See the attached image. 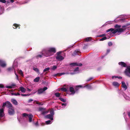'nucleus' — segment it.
Returning a JSON list of instances; mask_svg holds the SVG:
<instances>
[{
	"label": "nucleus",
	"mask_w": 130,
	"mask_h": 130,
	"mask_svg": "<svg viewBox=\"0 0 130 130\" xmlns=\"http://www.w3.org/2000/svg\"><path fill=\"white\" fill-rule=\"evenodd\" d=\"M50 114H49V119L52 120H53L54 115V110L53 109H49Z\"/></svg>",
	"instance_id": "obj_5"
},
{
	"label": "nucleus",
	"mask_w": 130,
	"mask_h": 130,
	"mask_svg": "<svg viewBox=\"0 0 130 130\" xmlns=\"http://www.w3.org/2000/svg\"><path fill=\"white\" fill-rule=\"evenodd\" d=\"M108 45L109 46H111L112 44V43L111 42H109L108 43Z\"/></svg>",
	"instance_id": "obj_45"
},
{
	"label": "nucleus",
	"mask_w": 130,
	"mask_h": 130,
	"mask_svg": "<svg viewBox=\"0 0 130 130\" xmlns=\"http://www.w3.org/2000/svg\"><path fill=\"white\" fill-rule=\"evenodd\" d=\"M91 37H88L86 38L85 39V41L87 42H88L89 41H90L91 40Z\"/></svg>",
	"instance_id": "obj_29"
},
{
	"label": "nucleus",
	"mask_w": 130,
	"mask_h": 130,
	"mask_svg": "<svg viewBox=\"0 0 130 130\" xmlns=\"http://www.w3.org/2000/svg\"><path fill=\"white\" fill-rule=\"evenodd\" d=\"M61 94V93H59V92H56L55 93L54 95L56 97H59L61 96H60Z\"/></svg>",
	"instance_id": "obj_27"
},
{
	"label": "nucleus",
	"mask_w": 130,
	"mask_h": 130,
	"mask_svg": "<svg viewBox=\"0 0 130 130\" xmlns=\"http://www.w3.org/2000/svg\"><path fill=\"white\" fill-rule=\"evenodd\" d=\"M128 115L130 117V112H128Z\"/></svg>",
	"instance_id": "obj_60"
},
{
	"label": "nucleus",
	"mask_w": 130,
	"mask_h": 130,
	"mask_svg": "<svg viewBox=\"0 0 130 130\" xmlns=\"http://www.w3.org/2000/svg\"><path fill=\"white\" fill-rule=\"evenodd\" d=\"M38 124V122H37L35 123V125H37Z\"/></svg>",
	"instance_id": "obj_61"
},
{
	"label": "nucleus",
	"mask_w": 130,
	"mask_h": 130,
	"mask_svg": "<svg viewBox=\"0 0 130 130\" xmlns=\"http://www.w3.org/2000/svg\"><path fill=\"white\" fill-rule=\"evenodd\" d=\"M59 99L61 101L64 102H65L66 101V100L64 99L63 98L60 97L59 98Z\"/></svg>",
	"instance_id": "obj_32"
},
{
	"label": "nucleus",
	"mask_w": 130,
	"mask_h": 130,
	"mask_svg": "<svg viewBox=\"0 0 130 130\" xmlns=\"http://www.w3.org/2000/svg\"><path fill=\"white\" fill-rule=\"evenodd\" d=\"M118 64L119 65H120L122 67H125L127 66L126 63L123 62H120Z\"/></svg>",
	"instance_id": "obj_17"
},
{
	"label": "nucleus",
	"mask_w": 130,
	"mask_h": 130,
	"mask_svg": "<svg viewBox=\"0 0 130 130\" xmlns=\"http://www.w3.org/2000/svg\"><path fill=\"white\" fill-rule=\"evenodd\" d=\"M36 103L37 104H39V105H41V104L40 103H38V102H36Z\"/></svg>",
	"instance_id": "obj_57"
},
{
	"label": "nucleus",
	"mask_w": 130,
	"mask_h": 130,
	"mask_svg": "<svg viewBox=\"0 0 130 130\" xmlns=\"http://www.w3.org/2000/svg\"><path fill=\"white\" fill-rule=\"evenodd\" d=\"M81 52L79 50H75L72 54V55L75 56L77 55H80Z\"/></svg>",
	"instance_id": "obj_11"
},
{
	"label": "nucleus",
	"mask_w": 130,
	"mask_h": 130,
	"mask_svg": "<svg viewBox=\"0 0 130 130\" xmlns=\"http://www.w3.org/2000/svg\"><path fill=\"white\" fill-rule=\"evenodd\" d=\"M84 87H86L88 89H91L92 88L91 86L88 84L86 86H85Z\"/></svg>",
	"instance_id": "obj_25"
},
{
	"label": "nucleus",
	"mask_w": 130,
	"mask_h": 130,
	"mask_svg": "<svg viewBox=\"0 0 130 130\" xmlns=\"http://www.w3.org/2000/svg\"><path fill=\"white\" fill-rule=\"evenodd\" d=\"M49 71V67H47L46 68H45L43 70V72H45L47 71Z\"/></svg>",
	"instance_id": "obj_38"
},
{
	"label": "nucleus",
	"mask_w": 130,
	"mask_h": 130,
	"mask_svg": "<svg viewBox=\"0 0 130 130\" xmlns=\"http://www.w3.org/2000/svg\"><path fill=\"white\" fill-rule=\"evenodd\" d=\"M19 73L21 75V76H23V72L21 70H20L19 71Z\"/></svg>",
	"instance_id": "obj_37"
},
{
	"label": "nucleus",
	"mask_w": 130,
	"mask_h": 130,
	"mask_svg": "<svg viewBox=\"0 0 130 130\" xmlns=\"http://www.w3.org/2000/svg\"><path fill=\"white\" fill-rule=\"evenodd\" d=\"M11 94L12 95H14L15 96L17 95H20V94L18 92L17 93H11Z\"/></svg>",
	"instance_id": "obj_30"
},
{
	"label": "nucleus",
	"mask_w": 130,
	"mask_h": 130,
	"mask_svg": "<svg viewBox=\"0 0 130 130\" xmlns=\"http://www.w3.org/2000/svg\"><path fill=\"white\" fill-rule=\"evenodd\" d=\"M29 95L28 94H24V96H26Z\"/></svg>",
	"instance_id": "obj_58"
},
{
	"label": "nucleus",
	"mask_w": 130,
	"mask_h": 130,
	"mask_svg": "<svg viewBox=\"0 0 130 130\" xmlns=\"http://www.w3.org/2000/svg\"><path fill=\"white\" fill-rule=\"evenodd\" d=\"M69 73H58L57 74H55L52 75V76L53 77H56L57 76H60L62 75H64V74H68Z\"/></svg>",
	"instance_id": "obj_12"
},
{
	"label": "nucleus",
	"mask_w": 130,
	"mask_h": 130,
	"mask_svg": "<svg viewBox=\"0 0 130 130\" xmlns=\"http://www.w3.org/2000/svg\"><path fill=\"white\" fill-rule=\"evenodd\" d=\"M33 101V100L32 99H29L28 101V103H29L30 102H31L32 101Z\"/></svg>",
	"instance_id": "obj_49"
},
{
	"label": "nucleus",
	"mask_w": 130,
	"mask_h": 130,
	"mask_svg": "<svg viewBox=\"0 0 130 130\" xmlns=\"http://www.w3.org/2000/svg\"><path fill=\"white\" fill-rule=\"evenodd\" d=\"M20 25H19L18 24H14L13 25V26L14 27H13V28H14L15 29L17 28L18 27H19V26Z\"/></svg>",
	"instance_id": "obj_28"
},
{
	"label": "nucleus",
	"mask_w": 130,
	"mask_h": 130,
	"mask_svg": "<svg viewBox=\"0 0 130 130\" xmlns=\"http://www.w3.org/2000/svg\"><path fill=\"white\" fill-rule=\"evenodd\" d=\"M10 2L12 3H13V2H14V0H10Z\"/></svg>",
	"instance_id": "obj_53"
},
{
	"label": "nucleus",
	"mask_w": 130,
	"mask_h": 130,
	"mask_svg": "<svg viewBox=\"0 0 130 130\" xmlns=\"http://www.w3.org/2000/svg\"><path fill=\"white\" fill-rule=\"evenodd\" d=\"M49 50L46 49L42 51V55H38L36 56V57L38 58L39 57L41 58L42 56V55H44L45 56L47 57L48 56Z\"/></svg>",
	"instance_id": "obj_2"
},
{
	"label": "nucleus",
	"mask_w": 130,
	"mask_h": 130,
	"mask_svg": "<svg viewBox=\"0 0 130 130\" xmlns=\"http://www.w3.org/2000/svg\"><path fill=\"white\" fill-rule=\"evenodd\" d=\"M110 50H109L108 49V50H107V53H109L110 52Z\"/></svg>",
	"instance_id": "obj_54"
},
{
	"label": "nucleus",
	"mask_w": 130,
	"mask_h": 130,
	"mask_svg": "<svg viewBox=\"0 0 130 130\" xmlns=\"http://www.w3.org/2000/svg\"><path fill=\"white\" fill-rule=\"evenodd\" d=\"M115 78H118V76H115Z\"/></svg>",
	"instance_id": "obj_64"
},
{
	"label": "nucleus",
	"mask_w": 130,
	"mask_h": 130,
	"mask_svg": "<svg viewBox=\"0 0 130 130\" xmlns=\"http://www.w3.org/2000/svg\"><path fill=\"white\" fill-rule=\"evenodd\" d=\"M0 2L3 3H5L6 2V1L5 0H0Z\"/></svg>",
	"instance_id": "obj_43"
},
{
	"label": "nucleus",
	"mask_w": 130,
	"mask_h": 130,
	"mask_svg": "<svg viewBox=\"0 0 130 130\" xmlns=\"http://www.w3.org/2000/svg\"><path fill=\"white\" fill-rule=\"evenodd\" d=\"M122 84V88L124 89V90H125L127 88V87L125 83L124 82H121Z\"/></svg>",
	"instance_id": "obj_16"
},
{
	"label": "nucleus",
	"mask_w": 130,
	"mask_h": 130,
	"mask_svg": "<svg viewBox=\"0 0 130 130\" xmlns=\"http://www.w3.org/2000/svg\"><path fill=\"white\" fill-rule=\"evenodd\" d=\"M40 79V77H38L36 78H35L34 80V82H38Z\"/></svg>",
	"instance_id": "obj_26"
},
{
	"label": "nucleus",
	"mask_w": 130,
	"mask_h": 130,
	"mask_svg": "<svg viewBox=\"0 0 130 130\" xmlns=\"http://www.w3.org/2000/svg\"><path fill=\"white\" fill-rule=\"evenodd\" d=\"M6 88H8L11 89L12 88V87L11 86H6Z\"/></svg>",
	"instance_id": "obj_46"
},
{
	"label": "nucleus",
	"mask_w": 130,
	"mask_h": 130,
	"mask_svg": "<svg viewBox=\"0 0 130 130\" xmlns=\"http://www.w3.org/2000/svg\"><path fill=\"white\" fill-rule=\"evenodd\" d=\"M83 87V86L81 85H78L75 86V92H77L79 88H82Z\"/></svg>",
	"instance_id": "obj_20"
},
{
	"label": "nucleus",
	"mask_w": 130,
	"mask_h": 130,
	"mask_svg": "<svg viewBox=\"0 0 130 130\" xmlns=\"http://www.w3.org/2000/svg\"><path fill=\"white\" fill-rule=\"evenodd\" d=\"M93 78L92 77H91L90 78H89V79H87L86 80V81L87 82H89L92 79H93Z\"/></svg>",
	"instance_id": "obj_40"
},
{
	"label": "nucleus",
	"mask_w": 130,
	"mask_h": 130,
	"mask_svg": "<svg viewBox=\"0 0 130 130\" xmlns=\"http://www.w3.org/2000/svg\"><path fill=\"white\" fill-rule=\"evenodd\" d=\"M121 27L120 25H119L118 24H116L115 26V27L116 28H120Z\"/></svg>",
	"instance_id": "obj_36"
},
{
	"label": "nucleus",
	"mask_w": 130,
	"mask_h": 130,
	"mask_svg": "<svg viewBox=\"0 0 130 130\" xmlns=\"http://www.w3.org/2000/svg\"><path fill=\"white\" fill-rule=\"evenodd\" d=\"M129 25H130L128 24H127L125 25H124L122 26V28H124L125 27L128 26H129Z\"/></svg>",
	"instance_id": "obj_39"
},
{
	"label": "nucleus",
	"mask_w": 130,
	"mask_h": 130,
	"mask_svg": "<svg viewBox=\"0 0 130 130\" xmlns=\"http://www.w3.org/2000/svg\"><path fill=\"white\" fill-rule=\"evenodd\" d=\"M39 111H41V114L45 116L49 112V109L46 111L45 108H43L42 107H40L39 109Z\"/></svg>",
	"instance_id": "obj_3"
},
{
	"label": "nucleus",
	"mask_w": 130,
	"mask_h": 130,
	"mask_svg": "<svg viewBox=\"0 0 130 130\" xmlns=\"http://www.w3.org/2000/svg\"><path fill=\"white\" fill-rule=\"evenodd\" d=\"M8 112L9 114L10 115H12L14 114L15 111L14 107L12 106V107L8 108Z\"/></svg>",
	"instance_id": "obj_7"
},
{
	"label": "nucleus",
	"mask_w": 130,
	"mask_h": 130,
	"mask_svg": "<svg viewBox=\"0 0 130 130\" xmlns=\"http://www.w3.org/2000/svg\"><path fill=\"white\" fill-rule=\"evenodd\" d=\"M33 117V115L31 114H29L28 117L29 119V121L30 122H31L32 121V119Z\"/></svg>",
	"instance_id": "obj_21"
},
{
	"label": "nucleus",
	"mask_w": 130,
	"mask_h": 130,
	"mask_svg": "<svg viewBox=\"0 0 130 130\" xmlns=\"http://www.w3.org/2000/svg\"><path fill=\"white\" fill-rule=\"evenodd\" d=\"M69 90L70 92L72 93V94H74L75 93V91L73 87H70L69 88Z\"/></svg>",
	"instance_id": "obj_15"
},
{
	"label": "nucleus",
	"mask_w": 130,
	"mask_h": 130,
	"mask_svg": "<svg viewBox=\"0 0 130 130\" xmlns=\"http://www.w3.org/2000/svg\"><path fill=\"white\" fill-rule=\"evenodd\" d=\"M47 124L48 125L49 124V120H47L45 122V123H42L41 124V125L42 126H44L45 125Z\"/></svg>",
	"instance_id": "obj_22"
},
{
	"label": "nucleus",
	"mask_w": 130,
	"mask_h": 130,
	"mask_svg": "<svg viewBox=\"0 0 130 130\" xmlns=\"http://www.w3.org/2000/svg\"><path fill=\"white\" fill-rule=\"evenodd\" d=\"M10 92H12L13 91V90H10Z\"/></svg>",
	"instance_id": "obj_62"
},
{
	"label": "nucleus",
	"mask_w": 130,
	"mask_h": 130,
	"mask_svg": "<svg viewBox=\"0 0 130 130\" xmlns=\"http://www.w3.org/2000/svg\"><path fill=\"white\" fill-rule=\"evenodd\" d=\"M33 70L36 72L39 73V69L37 68H35L34 67H33Z\"/></svg>",
	"instance_id": "obj_31"
},
{
	"label": "nucleus",
	"mask_w": 130,
	"mask_h": 130,
	"mask_svg": "<svg viewBox=\"0 0 130 130\" xmlns=\"http://www.w3.org/2000/svg\"><path fill=\"white\" fill-rule=\"evenodd\" d=\"M71 65L73 66H81L82 65V64L80 63H77V62L72 63L70 64Z\"/></svg>",
	"instance_id": "obj_14"
},
{
	"label": "nucleus",
	"mask_w": 130,
	"mask_h": 130,
	"mask_svg": "<svg viewBox=\"0 0 130 130\" xmlns=\"http://www.w3.org/2000/svg\"><path fill=\"white\" fill-rule=\"evenodd\" d=\"M5 106H6L8 108H11L13 106L8 101H7L3 103L2 107L4 108Z\"/></svg>",
	"instance_id": "obj_4"
},
{
	"label": "nucleus",
	"mask_w": 130,
	"mask_h": 130,
	"mask_svg": "<svg viewBox=\"0 0 130 130\" xmlns=\"http://www.w3.org/2000/svg\"><path fill=\"white\" fill-rule=\"evenodd\" d=\"M21 95L22 96H24V94H21Z\"/></svg>",
	"instance_id": "obj_63"
},
{
	"label": "nucleus",
	"mask_w": 130,
	"mask_h": 130,
	"mask_svg": "<svg viewBox=\"0 0 130 130\" xmlns=\"http://www.w3.org/2000/svg\"><path fill=\"white\" fill-rule=\"evenodd\" d=\"M62 106H66V105H67V103H62Z\"/></svg>",
	"instance_id": "obj_52"
},
{
	"label": "nucleus",
	"mask_w": 130,
	"mask_h": 130,
	"mask_svg": "<svg viewBox=\"0 0 130 130\" xmlns=\"http://www.w3.org/2000/svg\"><path fill=\"white\" fill-rule=\"evenodd\" d=\"M52 123V122L49 120V124H51Z\"/></svg>",
	"instance_id": "obj_56"
},
{
	"label": "nucleus",
	"mask_w": 130,
	"mask_h": 130,
	"mask_svg": "<svg viewBox=\"0 0 130 130\" xmlns=\"http://www.w3.org/2000/svg\"><path fill=\"white\" fill-rule=\"evenodd\" d=\"M113 85L116 87H118L119 86V84L117 82H114L112 83Z\"/></svg>",
	"instance_id": "obj_24"
},
{
	"label": "nucleus",
	"mask_w": 130,
	"mask_h": 130,
	"mask_svg": "<svg viewBox=\"0 0 130 130\" xmlns=\"http://www.w3.org/2000/svg\"><path fill=\"white\" fill-rule=\"evenodd\" d=\"M70 74H71L72 75V74H74V73L71 72V73H70Z\"/></svg>",
	"instance_id": "obj_59"
},
{
	"label": "nucleus",
	"mask_w": 130,
	"mask_h": 130,
	"mask_svg": "<svg viewBox=\"0 0 130 130\" xmlns=\"http://www.w3.org/2000/svg\"><path fill=\"white\" fill-rule=\"evenodd\" d=\"M23 117H25L27 116H28V115L26 113H24L23 114Z\"/></svg>",
	"instance_id": "obj_44"
},
{
	"label": "nucleus",
	"mask_w": 130,
	"mask_h": 130,
	"mask_svg": "<svg viewBox=\"0 0 130 130\" xmlns=\"http://www.w3.org/2000/svg\"><path fill=\"white\" fill-rule=\"evenodd\" d=\"M79 70V68L78 67H76L74 70V72H76L78 71Z\"/></svg>",
	"instance_id": "obj_42"
},
{
	"label": "nucleus",
	"mask_w": 130,
	"mask_h": 130,
	"mask_svg": "<svg viewBox=\"0 0 130 130\" xmlns=\"http://www.w3.org/2000/svg\"><path fill=\"white\" fill-rule=\"evenodd\" d=\"M48 89L46 87H45L43 88L39 89L38 91L37 94H40L43 93L44 91Z\"/></svg>",
	"instance_id": "obj_9"
},
{
	"label": "nucleus",
	"mask_w": 130,
	"mask_h": 130,
	"mask_svg": "<svg viewBox=\"0 0 130 130\" xmlns=\"http://www.w3.org/2000/svg\"><path fill=\"white\" fill-rule=\"evenodd\" d=\"M61 52H57L56 53L57 55L56 57V58L58 60L61 61L64 59L63 57L60 55Z\"/></svg>",
	"instance_id": "obj_6"
},
{
	"label": "nucleus",
	"mask_w": 130,
	"mask_h": 130,
	"mask_svg": "<svg viewBox=\"0 0 130 130\" xmlns=\"http://www.w3.org/2000/svg\"><path fill=\"white\" fill-rule=\"evenodd\" d=\"M4 87V86L3 85L1 84L0 85V88H3Z\"/></svg>",
	"instance_id": "obj_51"
},
{
	"label": "nucleus",
	"mask_w": 130,
	"mask_h": 130,
	"mask_svg": "<svg viewBox=\"0 0 130 130\" xmlns=\"http://www.w3.org/2000/svg\"><path fill=\"white\" fill-rule=\"evenodd\" d=\"M105 36V34H103L101 35H100L98 36V37H102L103 36Z\"/></svg>",
	"instance_id": "obj_48"
},
{
	"label": "nucleus",
	"mask_w": 130,
	"mask_h": 130,
	"mask_svg": "<svg viewBox=\"0 0 130 130\" xmlns=\"http://www.w3.org/2000/svg\"><path fill=\"white\" fill-rule=\"evenodd\" d=\"M125 30V29L123 28H118L115 29L113 28H111L107 30L106 32H108L110 31L112 32V33L115 34L117 32L120 34L121 33L123 32Z\"/></svg>",
	"instance_id": "obj_1"
},
{
	"label": "nucleus",
	"mask_w": 130,
	"mask_h": 130,
	"mask_svg": "<svg viewBox=\"0 0 130 130\" xmlns=\"http://www.w3.org/2000/svg\"><path fill=\"white\" fill-rule=\"evenodd\" d=\"M12 69V68H8L7 70L9 71H11Z\"/></svg>",
	"instance_id": "obj_50"
},
{
	"label": "nucleus",
	"mask_w": 130,
	"mask_h": 130,
	"mask_svg": "<svg viewBox=\"0 0 130 130\" xmlns=\"http://www.w3.org/2000/svg\"><path fill=\"white\" fill-rule=\"evenodd\" d=\"M61 90L64 92H66L67 91V89L64 87H62L61 88Z\"/></svg>",
	"instance_id": "obj_33"
},
{
	"label": "nucleus",
	"mask_w": 130,
	"mask_h": 130,
	"mask_svg": "<svg viewBox=\"0 0 130 130\" xmlns=\"http://www.w3.org/2000/svg\"><path fill=\"white\" fill-rule=\"evenodd\" d=\"M4 111L3 109H0V117H3L4 115Z\"/></svg>",
	"instance_id": "obj_18"
},
{
	"label": "nucleus",
	"mask_w": 130,
	"mask_h": 130,
	"mask_svg": "<svg viewBox=\"0 0 130 130\" xmlns=\"http://www.w3.org/2000/svg\"><path fill=\"white\" fill-rule=\"evenodd\" d=\"M118 78L119 79H122V77L121 76H119V77H118Z\"/></svg>",
	"instance_id": "obj_55"
},
{
	"label": "nucleus",
	"mask_w": 130,
	"mask_h": 130,
	"mask_svg": "<svg viewBox=\"0 0 130 130\" xmlns=\"http://www.w3.org/2000/svg\"><path fill=\"white\" fill-rule=\"evenodd\" d=\"M56 52L55 48L51 47L49 48V56L53 55Z\"/></svg>",
	"instance_id": "obj_8"
},
{
	"label": "nucleus",
	"mask_w": 130,
	"mask_h": 130,
	"mask_svg": "<svg viewBox=\"0 0 130 130\" xmlns=\"http://www.w3.org/2000/svg\"><path fill=\"white\" fill-rule=\"evenodd\" d=\"M57 66H54L53 67H51V69L53 70H54L55 69H56Z\"/></svg>",
	"instance_id": "obj_34"
},
{
	"label": "nucleus",
	"mask_w": 130,
	"mask_h": 130,
	"mask_svg": "<svg viewBox=\"0 0 130 130\" xmlns=\"http://www.w3.org/2000/svg\"><path fill=\"white\" fill-rule=\"evenodd\" d=\"M44 118H49V115H47L46 116H44Z\"/></svg>",
	"instance_id": "obj_47"
},
{
	"label": "nucleus",
	"mask_w": 130,
	"mask_h": 130,
	"mask_svg": "<svg viewBox=\"0 0 130 130\" xmlns=\"http://www.w3.org/2000/svg\"><path fill=\"white\" fill-rule=\"evenodd\" d=\"M11 102L13 104L16 105H18V103L17 101L14 99H12L11 100Z\"/></svg>",
	"instance_id": "obj_19"
},
{
	"label": "nucleus",
	"mask_w": 130,
	"mask_h": 130,
	"mask_svg": "<svg viewBox=\"0 0 130 130\" xmlns=\"http://www.w3.org/2000/svg\"><path fill=\"white\" fill-rule=\"evenodd\" d=\"M11 85V86L12 87V88H14L16 86V85L15 84H12Z\"/></svg>",
	"instance_id": "obj_41"
},
{
	"label": "nucleus",
	"mask_w": 130,
	"mask_h": 130,
	"mask_svg": "<svg viewBox=\"0 0 130 130\" xmlns=\"http://www.w3.org/2000/svg\"><path fill=\"white\" fill-rule=\"evenodd\" d=\"M125 73L126 76L130 77V66L127 68L125 71Z\"/></svg>",
	"instance_id": "obj_10"
},
{
	"label": "nucleus",
	"mask_w": 130,
	"mask_h": 130,
	"mask_svg": "<svg viewBox=\"0 0 130 130\" xmlns=\"http://www.w3.org/2000/svg\"><path fill=\"white\" fill-rule=\"evenodd\" d=\"M107 39V37H105L103 38L100 39V41H103L104 40H106Z\"/></svg>",
	"instance_id": "obj_35"
},
{
	"label": "nucleus",
	"mask_w": 130,
	"mask_h": 130,
	"mask_svg": "<svg viewBox=\"0 0 130 130\" xmlns=\"http://www.w3.org/2000/svg\"><path fill=\"white\" fill-rule=\"evenodd\" d=\"M0 65L1 67H5L6 66V64L5 62L2 60H0Z\"/></svg>",
	"instance_id": "obj_13"
},
{
	"label": "nucleus",
	"mask_w": 130,
	"mask_h": 130,
	"mask_svg": "<svg viewBox=\"0 0 130 130\" xmlns=\"http://www.w3.org/2000/svg\"><path fill=\"white\" fill-rule=\"evenodd\" d=\"M21 91L23 92H25L26 91V89L23 87H21L20 88Z\"/></svg>",
	"instance_id": "obj_23"
}]
</instances>
